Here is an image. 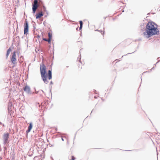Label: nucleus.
I'll return each instance as SVG.
<instances>
[{
    "mask_svg": "<svg viewBox=\"0 0 160 160\" xmlns=\"http://www.w3.org/2000/svg\"><path fill=\"white\" fill-rule=\"evenodd\" d=\"M156 27L157 25L152 21L149 22L146 24V31L143 32L144 37L146 38H148L152 36L155 35H158L159 32Z\"/></svg>",
    "mask_w": 160,
    "mask_h": 160,
    "instance_id": "obj_1",
    "label": "nucleus"
},
{
    "mask_svg": "<svg viewBox=\"0 0 160 160\" xmlns=\"http://www.w3.org/2000/svg\"><path fill=\"white\" fill-rule=\"evenodd\" d=\"M42 65L40 64V70L42 79L45 83L47 84L48 83L47 78L49 80H50L52 78V72L51 70H49L48 73L47 72L46 67L45 64L42 62Z\"/></svg>",
    "mask_w": 160,
    "mask_h": 160,
    "instance_id": "obj_2",
    "label": "nucleus"
},
{
    "mask_svg": "<svg viewBox=\"0 0 160 160\" xmlns=\"http://www.w3.org/2000/svg\"><path fill=\"white\" fill-rule=\"evenodd\" d=\"M24 35H27L28 34L29 25L28 21L27 19L25 20L24 24Z\"/></svg>",
    "mask_w": 160,
    "mask_h": 160,
    "instance_id": "obj_3",
    "label": "nucleus"
},
{
    "mask_svg": "<svg viewBox=\"0 0 160 160\" xmlns=\"http://www.w3.org/2000/svg\"><path fill=\"white\" fill-rule=\"evenodd\" d=\"M38 0H34L32 4V13L33 14H34L36 12V10L38 7Z\"/></svg>",
    "mask_w": 160,
    "mask_h": 160,
    "instance_id": "obj_4",
    "label": "nucleus"
},
{
    "mask_svg": "<svg viewBox=\"0 0 160 160\" xmlns=\"http://www.w3.org/2000/svg\"><path fill=\"white\" fill-rule=\"evenodd\" d=\"M23 90L28 94L31 95L34 94V92H32L31 90L30 87L27 85H26L23 88Z\"/></svg>",
    "mask_w": 160,
    "mask_h": 160,
    "instance_id": "obj_5",
    "label": "nucleus"
},
{
    "mask_svg": "<svg viewBox=\"0 0 160 160\" xmlns=\"http://www.w3.org/2000/svg\"><path fill=\"white\" fill-rule=\"evenodd\" d=\"M11 61L12 62L13 64H15L16 63V52L14 51L12 53V55L11 57Z\"/></svg>",
    "mask_w": 160,
    "mask_h": 160,
    "instance_id": "obj_6",
    "label": "nucleus"
},
{
    "mask_svg": "<svg viewBox=\"0 0 160 160\" xmlns=\"http://www.w3.org/2000/svg\"><path fill=\"white\" fill-rule=\"evenodd\" d=\"M146 23L145 22H142L140 24L141 30L142 31H146Z\"/></svg>",
    "mask_w": 160,
    "mask_h": 160,
    "instance_id": "obj_7",
    "label": "nucleus"
},
{
    "mask_svg": "<svg viewBox=\"0 0 160 160\" xmlns=\"http://www.w3.org/2000/svg\"><path fill=\"white\" fill-rule=\"evenodd\" d=\"M29 124V126L28 127V129L26 131L27 134H28V133L30 132L33 127V124L32 122H30Z\"/></svg>",
    "mask_w": 160,
    "mask_h": 160,
    "instance_id": "obj_8",
    "label": "nucleus"
},
{
    "mask_svg": "<svg viewBox=\"0 0 160 160\" xmlns=\"http://www.w3.org/2000/svg\"><path fill=\"white\" fill-rule=\"evenodd\" d=\"M36 19H38L43 16V13L42 12L37 13L36 14Z\"/></svg>",
    "mask_w": 160,
    "mask_h": 160,
    "instance_id": "obj_9",
    "label": "nucleus"
},
{
    "mask_svg": "<svg viewBox=\"0 0 160 160\" xmlns=\"http://www.w3.org/2000/svg\"><path fill=\"white\" fill-rule=\"evenodd\" d=\"M9 134L8 133H4L3 135V139H8L9 138Z\"/></svg>",
    "mask_w": 160,
    "mask_h": 160,
    "instance_id": "obj_10",
    "label": "nucleus"
},
{
    "mask_svg": "<svg viewBox=\"0 0 160 160\" xmlns=\"http://www.w3.org/2000/svg\"><path fill=\"white\" fill-rule=\"evenodd\" d=\"M11 47H10L7 50V53L6 54V58H7L8 57L9 55V54L11 51Z\"/></svg>",
    "mask_w": 160,
    "mask_h": 160,
    "instance_id": "obj_11",
    "label": "nucleus"
},
{
    "mask_svg": "<svg viewBox=\"0 0 160 160\" xmlns=\"http://www.w3.org/2000/svg\"><path fill=\"white\" fill-rule=\"evenodd\" d=\"M34 89L35 91V93L36 94L39 93L40 94H41V92H42L43 93H44V92L42 90H40L38 91H37L35 88H34ZM34 93H35V92H34Z\"/></svg>",
    "mask_w": 160,
    "mask_h": 160,
    "instance_id": "obj_12",
    "label": "nucleus"
},
{
    "mask_svg": "<svg viewBox=\"0 0 160 160\" xmlns=\"http://www.w3.org/2000/svg\"><path fill=\"white\" fill-rule=\"evenodd\" d=\"M48 35L49 37L48 39H52V35L51 32H50L48 33Z\"/></svg>",
    "mask_w": 160,
    "mask_h": 160,
    "instance_id": "obj_13",
    "label": "nucleus"
},
{
    "mask_svg": "<svg viewBox=\"0 0 160 160\" xmlns=\"http://www.w3.org/2000/svg\"><path fill=\"white\" fill-rule=\"evenodd\" d=\"M42 4V8L44 12H47L46 7L43 5V3H41Z\"/></svg>",
    "mask_w": 160,
    "mask_h": 160,
    "instance_id": "obj_14",
    "label": "nucleus"
},
{
    "mask_svg": "<svg viewBox=\"0 0 160 160\" xmlns=\"http://www.w3.org/2000/svg\"><path fill=\"white\" fill-rule=\"evenodd\" d=\"M81 55H80L79 56L78 58H77L78 60L79 61V62H80L82 64V62L81 61Z\"/></svg>",
    "mask_w": 160,
    "mask_h": 160,
    "instance_id": "obj_15",
    "label": "nucleus"
},
{
    "mask_svg": "<svg viewBox=\"0 0 160 160\" xmlns=\"http://www.w3.org/2000/svg\"><path fill=\"white\" fill-rule=\"evenodd\" d=\"M79 24H80V26H83V24L82 21H81V20H80V21H79Z\"/></svg>",
    "mask_w": 160,
    "mask_h": 160,
    "instance_id": "obj_16",
    "label": "nucleus"
},
{
    "mask_svg": "<svg viewBox=\"0 0 160 160\" xmlns=\"http://www.w3.org/2000/svg\"><path fill=\"white\" fill-rule=\"evenodd\" d=\"M3 141L4 142V143H8L9 142L8 139H3Z\"/></svg>",
    "mask_w": 160,
    "mask_h": 160,
    "instance_id": "obj_17",
    "label": "nucleus"
},
{
    "mask_svg": "<svg viewBox=\"0 0 160 160\" xmlns=\"http://www.w3.org/2000/svg\"><path fill=\"white\" fill-rule=\"evenodd\" d=\"M75 158L73 156H71V160H75Z\"/></svg>",
    "mask_w": 160,
    "mask_h": 160,
    "instance_id": "obj_18",
    "label": "nucleus"
},
{
    "mask_svg": "<svg viewBox=\"0 0 160 160\" xmlns=\"http://www.w3.org/2000/svg\"><path fill=\"white\" fill-rule=\"evenodd\" d=\"M33 31L34 32H35V30L36 28V27L34 24H33Z\"/></svg>",
    "mask_w": 160,
    "mask_h": 160,
    "instance_id": "obj_19",
    "label": "nucleus"
},
{
    "mask_svg": "<svg viewBox=\"0 0 160 160\" xmlns=\"http://www.w3.org/2000/svg\"><path fill=\"white\" fill-rule=\"evenodd\" d=\"M51 39H48V43L49 44H51Z\"/></svg>",
    "mask_w": 160,
    "mask_h": 160,
    "instance_id": "obj_20",
    "label": "nucleus"
},
{
    "mask_svg": "<svg viewBox=\"0 0 160 160\" xmlns=\"http://www.w3.org/2000/svg\"><path fill=\"white\" fill-rule=\"evenodd\" d=\"M137 51V50H136L135 51H134V52H132V53H128V54H126V55H124V56H126L128 54H132V53H134V52H135V51ZM124 55L123 56H122V58L123 57Z\"/></svg>",
    "mask_w": 160,
    "mask_h": 160,
    "instance_id": "obj_21",
    "label": "nucleus"
},
{
    "mask_svg": "<svg viewBox=\"0 0 160 160\" xmlns=\"http://www.w3.org/2000/svg\"><path fill=\"white\" fill-rule=\"evenodd\" d=\"M48 39L46 38H42V40H43V41H48Z\"/></svg>",
    "mask_w": 160,
    "mask_h": 160,
    "instance_id": "obj_22",
    "label": "nucleus"
},
{
    "mask_svg": "<svg viewBox=\"0 0 160 160\" xmlns=\"http://www.w3.org/2000/svg\"><path fill=\"white\" fill-rule=\"evenodd\" d=\"M52 63L50 66L49 70H52Z\"/></svg>",
    "mask_w": 160,
    "mask_h": 160,
    "instance_id": "obj_23",
    "label": "nucleus"
},
{
    "mask_svg": "<svg viewBox=\"0 0 160 160\" xmlns=\"http://www.w3.org/2000/svg\"><path fill=\"white\" fill-rule=\"evenodd\" d=\"M8 107L10 106V107H12V104L11 103H9V104H8Z\"/></svg>",
    "mask_w": 160,
    "mask_h": 160,
    "instance_id": "obj_24",
    "label": "nucleus"
},
{
    "mask_svg": "<svg viewBox=\"0 0 160 160\" xmlns=\"http://www.w3.org/2000/svg\"><path fill=\"white\" fill-rule=\"evenodd\" d=\"M4 153H5V151L7 150V148L6 147H4Z\"/></svg>",
    "mask_w": 160,
    "mask_h": 160,
    "instance_id": "obj_25",
    "label": "nucleus"
},
{
    "mask_svg": "<svg viewBox=\"0 0 160 160\" xmlns=\"http://www.w3.org/2000/svg\"><path fill=\"white\" fill-rule=\"evenodd\" d=\"M96 31H99V32H102V30H98V29H97L96 30Z\"/></svg>",
    "mask_w": 160,
    "mask_h": 160,
    "instance_id": "obj_26",
    "label": "nucleus"
},
{
    "mask_svg": "<svg viewBox=\"0 0 160 160\" xmlns=\"http://www.w3.org/2000/svg\"><path fill=\"white\" fill-rule=\"evenodd\" d=\"M0 124L1 125H2L3 127H4L5 125L3 124H2L0 121Z\"/></svg>",
    "mask_w": 160,
    "mask_h": 160,
    "instance_id": "obj_27",
    "label": "nucleus"
},
{
    "mask_svg": "<svg viewBox=\"0 0 160 160\" xmlns=\"http://www.w3.org/2000/svg\"><path fill=\"white\" fill-rule=\"evenodd\" d=\"M82 26H80V27H79V30H82Z\"/></svg>",
    "mask_w": 160,
    "mask_h": 160,
    "instance_id": "obj_28",
    "label": "nucleus"
},
{
    "mask_svg": "<svg viewBox=\"0 0 160 160\" xmlns=\"http://www.w3.org/2000/svg\"><path fill=\"white\" fill-rule=\"evenodd\" d=\"M61 137H62V141H64V139L63 138V137H62V136H61ZM63 138H66V137H63Z\"/></svg>",
    "mask_w": 160,
    "mask_h": 160,
    "instance_id": "obj_29",
    "label": "nucleus"
},
{
    "mask_svg": "<svg viewBox=\"0 0 160 160\" xmlns=\"http://www.w3.org/2000/svg\"><path fill=\"white\" fill-rule=\"evenodd\" d=\"M93 91H94V92L96 94H98L97 93H96V92H97L96 90H95V89H94L93 90Z\"/></svg>",
    "mask_w": 160,
    "mask_h": 160,
    "instance_id": "obj_30",
    "label": "nucleus"
},
{
    "mask_svg": "<svg viewBox=\"0 0 160 160\" xmlns=\"http://www.w3.org/2000/svg\"><path fill=\"white\" fill-rule=\"evenodd\" d=\"M37 38H40V35H38L37 36Z\"/></svg>",
    "mask_w": 160,
    "mask_h": 160,
    "instance_id": "obj_31",
    "label": "nucleus"
},
{
    "mask_svg": "<svg viewBox=\"0 0 160 160\" xmlns=\"http://www.w3.org/2000/svg\"><path fill=\"white\" fill-rule=\"evenodd\" d=\"M53 84V83L52 81H51L50 83V85L52 84Z\"/></svg>",
    "mask_w": 160,
    "mask_h": 160,
    "instance_id": "obj_32",
    "label": "nucleus"
},
{
    "mask_svg": "<svg viewBox=\"0 0 160 160\" xmlns=\"http://www.w3.org/2000/svg\"><path fill=\"white\" fill-rule=\"evenodd\" d=\"M50 145L51 146V147H53L54 146V144H52L50 143Z\"/></svg>",
    "mask_w": 160,
    "mask_h": 160,
    "instance_id": "obj_33",
    "label": "nucleus"
},
{
    "mask_svg": "<svg viewBox=\"0 0 160 160\" xmlns=\"http://www.w3.org/2000/svg\"><path fill=\"white\" fill-rule=\"evenodd\" d=\"M8 143H4V142L3 141V144L4 145H5L6 144H8Z\"/></svg>",
    "mask_w": 160,
    "mask_h": 160,
    "instance_id": "obj_34",
    "label": "nucleus"
},
{
    "mask_svg": "<svg viewBox=\"0 0 160 160\" xmlns=\"http://www.w3.org/2000/svg\"><path fill=\"white\" fill-rule=\"evenodd\" d=\"M50 93L52 95V92H51V88L50 89Z\"/></svg>",
    "mask_w": 160,
    "mask_h": 160,
    "instance_id": "obj_35",
    "label": "nucleus"
},
{
    "mask_svg": "<svg viewBox=\"0 0 160 160\" xmlns=\"http://www.w3.org/2000/svg\"><path fill=\"white\" fill-rule=\"evenodd\" d=\"M160 61V60H158V61L157 62V63H156V64H157Z\"/></svg>",
    "mask_w": 160,
    "mask_h": 160,
    "instance_id": "obj_36",
    "label": "nucleus"
},
{
    "mask_svg": "<svg viewBox=\"0 0 160 160\" xmlns=\"http://www.w3.org/2000/svg\"><path fill=\"white\" fill-rule=\"evenodd\" d=\"M55 131H57L58 130V129H57V128H55Z\"/></svg>",
    "mask_w": 160,
    "mask_h": 160,
    "instance_id": "obj_37",
    "label": "nucleus"
},
{
    "mask_svg": "<svg viewBox=\"0 0 160 160\" xmlns=\"http://www.w3.org/2000/svg\"><path fill=\"white\" fill-rule=\"evenodd\" d=\"M78 27L77 28H76V30L78 31Z\"/></svg>",
    "mask_w": 160,
    "mask_h": 160,
    "instance_id": "obj_38",
    "label": "nucleus"
},
{
    "mask_svg": "<svg viewBox=\"0 0 160 160\" xmlns=\"http://www.w3.org/2000/svg\"><path fill=\"white\" fill-rule=\"evenodd\" d=\"M56 136H57V137H60V135H56Z\"/></svg>",
    "mask_w": 160,
    "mask_h": 160,
    "instance_id": "obj_39",
    "label": "nucleus"
},
{
    "mask_svg": "<svg viewBox=\"0 0 160 160\" xmlns=\"http://www.w3.org/2000/svg\"><path fill=\"white\" fill-rule=\"evenodd\" d=\"M50 158H51L52 160V159H53V158L52 157H51Z\"/></svg>",
    "mask_w": 160,
    "mask_h": 160,
    "instance_id": "obj_40",
    "label": "nucleus"
},
{
    "mask_svg": "<svg viewBox=\"0 0 160 160\" xmlns=\"http://www.w3.org/2000/svg\"><path fill=\"white\" fill-rule=\"evenodd\" d=\"M46 12V13H47V15H48V12H47H47Z\"/></svg>",
    "mask_w": 160,
    "mask_h": 160,
    "instance_id": "obj_41",
    "label": "nucleus"
},
{
    "mask_svg": "<svg viewBox=\"0 0 160 160\" xmlns=\"http://www.w3.org/2000/svg\"><path fill=\"white\" fill-rule=\"evenodd\" d=\"M80 35H81V36H82V33L81 32Z\"/></svg>",
    "mask_w": 160,
    "mask_h": 160,
    "instance_id": "obj_42",
    "label": "nucleus"
},
{
    "mask_svg": "<svg viewBox=\"0 0 160 160\" xmlns=\"http://www.w3.org/2000/svg\"><path fill=\"white\" fill-rule=\"evenodd\" d=\"M154 69V67H153L151 69L152 70V69Z\"/></svg>",
    "mask_w": 160,
    "mask_h": 160,
    "instance_id": "obj_43",
    "label": "nucleus"
},
{
    "mask_svg": "<svg viewBox=\"0 0 160 160\" xmlns=\"http://www.w3.org/2000/svg\"><path fill=\"white\" fill-rule=\"evenodd\" d=\"M42 93H43L42 92H41V94H40L41 95H42Z\"/></svg>",
    "mask_w": 160,
    "mask_h": 160,
    "instance_id": "obj_44",
    "label": "nucleus"
},
{
    "mask_svg": "<svg viewBox=\"0 0 160 160\" xmlns=\"http://www.w3.org/2000/svg\"><path fill=\"white\" fill-rule=\"evenodd\" d=\"M35 24V25H36V24L35 22H33Z\"/></svg>",
    "mask_w": 160,
    "mask_h": 160,
    "instance_id": "obj_45",
    "label": "nucleus"
},
{
    "mask_svg": "<svg viewBox=\"0 0 160 160\" xmlns=\"http://www.w3.org/2000/svg\"><path fill=\"white\" fill-rule=\"evenodd\" d=\"M94 98H96V96H94Z\"/></svg>",
    "mask_w": 160,
    "mask_h": 160,
    "instance_id": "obj_46",
    "label": "nucleus"
},
{
    "mask_svg": "<svg viewBox=\"0 0 160 160\" xmlns=\"http://www.w3.org/2000/svg\"><path fill=\"white\" fill-rule=\"evenodd\" d=\"M137 48L138 49L139 48V46H138Z\"/></svg>",
    "mask_w": 160,
    "mask_h": 160,
    "instance_id": "obj_47",
    "label": "nucleus"
},
{
    "mask_svg": "<svg viewBox=\"0 0 160 160\" xmlns=\"http://www.w3.org/2000/svg\"><path fill=\"white\" fill-rule=\"evenodd\" d=\"M159 57L157 58V59H159Z\"/></svg>",
    "mask_w": 160,
    "mask_h": 160,
    "instance_id": "obj_48",
    "label": "nucleus"
},
{
    "mask_svg": "<svg viewBox=\"0 0 160 160\" xmlns=\"http://www.w3.org/2000/svg\"><path fill=\"white\" fill-rule=\"evenodd\" d=\"M92 111H93V110L91 111V114H91V113H92Z\"/></svg>",
    "mask_w": 160,
    "mask_h": 160,
    "instance_id": "obj_49",
    "label": "nucleus"
},
{
    "mask_svg": "<svg viewBox=\"0 0 160 160\" xmlns=\"http://www.w3.org/2000/svg\"><path fill=\"white\" fill-rule=\"evenodd\" d=\"M49 48H51V46H49Z\"/></svg>",
    "mask_w": 160,
    "mask_h": 160,
    "instance_id": "obj_50",
    "label": "nucleus"
},
{
    "mask_svg": "<svg viewBox=\"0 0 160 160\" xmlns=\"http://www.w3.org/2000/svg\"><path fill=\"white\" fill-rule=\"evenodd\" d=\"M1 151V149H0V151Z\"/></svg>",
    "mask_w": 160,
    "mask_h": 160,
    "instance_id": "obj_51",
    "label": "nucleus"
},
{
    "mask_svg": "<svg viewBox=\"0 0 160 160\" xmlns=\"http://www.w3.org/2000/svg\"><path fill=\"white\" fill-rule=\"evenodd\" d=\"M152 14H154V13H153V12H152Z\"/></svg>",
    "mask_w": 160,
    "mask_h": 160,
    "instance_id": "obj_52",
    "label": "nucleus"
},
{
    "mask_svg": "<svg viewBox=\"0 0 160 160\" xmlns=\"http://www.w3.org/2000/svg\"><path fill=\"white\" fill-rule=\"evenodd\" d=\"M47 16V15H45V17H46Z\"/></svg>",
    "mask_w": 160,
    "mask_h": 160,
    "instance_id": "obj_53",
    "label": "nucleus"
},
{
    "mask_svg": "<svg viewBox=\"0 0 160 160\" xmlns=\"http://www.w3.org/2000/svg\"><path fill=\"white\" fill-rule=\"evenodd\" d=\"M124 12V10H123V11H122V12Z\"/></svg>",
    "mask_w": 160,
    "mask_h": 160,
    "instance_id": "obj_54",
    "label": "nucleus"
},
{
    "mask_svg": "<svg viewBox=\"0 0 160 160\" xmlns=\"http://www.w3.org/2000/svg\"><path fill=\"white\" fill-rule=\"evenodd\" d=\"M44 22H43V24H45V23H44Z\"/></svg>",
    "mask_w": 160,
    "mask_h": 160,
    "instance_id": "obj_55",
    "label": "nucleus"
},
{
    "mask_svg": "<svg viewBox=\"0 0 160 160\" xmlns=\"http://www.w3.org/2000/svg\"><path fill=\"white\" fill-rule=\"evenodd\" d=\"M44 22H43V24H45V23H44Z\"/></svg>",
    "mask_w": 160,
    "mask_h": 160,
    "instance_id": "obj_56",
    "label": "nucleus"
},
{
    "mask_svg": "<svg viewBox=\"0 0 160 160\" xmlns=\"http://www.w3.org/2000/svg\"><path fill=\"white\" fill-rule=\"evenodd\" d=\"M67 68H68V66H67L66 67Z\"/></svg>",
    "mask_w": 160,
    "mask_h": 160,
    "instance_id": "obj_57",
    "label": "nucleus"
},
{
    "mask_svg": "<svg viewBox=\"0 0 160 160\" xmlns=\"http://www.w3.org/2000/svg\"><path fill=\"white\" fill-rule=\"evenodd\" d=\"M148 72V71H147V72Z\"/></svg>",
    "mask_w": 160,
    "mask_h": 160,
    "instance_id": "obj_58",
    "label": "nucleus"
},
{
    "mask_svg": "<svg viewBox=\"0 0 160 160\" xmlns=\"http://www.w3.org/2000/svg\"><path fill=\"white\" fill-rule=\"evenodd\" d=\"M53 46H54V44H53ZM53 47H54V46H53Z\"/></svg>",
    "mask_w": 160,
    "mask_h": 160,
    "instance_id": "obj_59",
    "label": "nucleus"
},
{
    "mask_svg": "<svg viewBox=\"0 0 160 160\" xmlns=\"http://www.w3.org/2000/svg\"><path fill=\"white\" fill-rule=\"evenodd\" d=\"M52 160H54L53 159H52Z\"/></svg>",
    "mask_w": 160,
    "mask_h": 160,
    "instance_id": "obj_60",
    "label": "nucleus"
}]
</instances>
